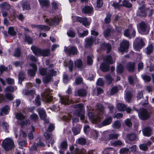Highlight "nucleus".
<instances>
[{
  "label": "nucleus",
  "mask_w": 154,
  "mask_h": 154,
  "mask_svg": "<svg viewBox=\"0 0 154 154\" xmlns=\"http://www.w3.org/2000/svg\"><path fill=\"white\" fill-rule=\"evenodd\" d=\"M134 110L138 112V116L139 119L145 121L148 119L150 117V114L146 109L142 107L139 109L133 107Z\"/></svg>",
  "instance_id": "nucleus-1"
},
{
  "label": "nucleus",
  "mask_w": 154,
  "mask_h": 154,
  "mask_svg": "<svg viewBox=\"0 0 154 154\" xmlns=\"http://www.w3.org/2000/svg\"><path fill=\"white\" fill-rule=\"evenodd\" d=\"M128 28L125 29L124 31V35L129 38H134L136 36V31L131 24H129L128 26Z\"/></svg>",
  "instance_id": "nucleus-2"
},
{
  "label": "nucleus",
  "mask_w": 154,
  "mask_h": 154,
  "mask_svg": "<svg viewBox=\"0 0 154 154\" xmlns=\"http://www.w3.org/2000/svg\"><path fill=\"white\" fill-rule=\"evenodd\" d=\"M2 145L5 150L8 151L14 147V144L13 140L11 138H8L3 140Z\"/></svg>",
  "instance_id": "nucleus-3"
},
{
  "label": "nucleus",
  "mask_w": 154,
  "mask_h": 154,
  "mask_svg": "<svg viewBox=\"0 0 154 154\" xmlns=\"http://www.w3.org/2000/svg\"><path fill=\"white\" fill-rule=\"evenodd\" d=\"M10 8V5L8 2H5L0 4V8L3 17H6L7 16Z\"/></svg>",
  "instance_id": "nucleus-4"
},
{
  "label": "nucleus",
  "mask_w": 154,
  "mask_h": 154,
  "mask_svg": "<svg viewBox=\"0 0 154 154\" xmlns=\"http://www.w3.org/2000/svg\"><path fill=\"white\" fill-rule=\"evenodd\" d=\"M138 30L140 34H146L149 32V28L146 23L144 22H142L139 24L138 27Z\"/></svg>",
  "instance_id": "nucleus-5"
},
{
  "label": "nucleus",
  "mask_w": 154,
  "mask_h": 154,
  "mask_svg": "<svg viewBox=\"0 0 154 154\" xmlns=\"http://www.w3.org/2000/svg\"><path fill=\"white\" fill-rule=\"evenodd\" d=\"M145 45L143 40L140 38H136L133 43V47L136 51H140Z\"/></svg>",
  "instance_id": "nucleus-6"
},
{
  "label": "nucleus",
  "mask_w": 154,
  "mask_h": 154,
  "mask_svg": "<svg viewBox=\"0 0 154 154\" xmlns=\"http://www.w3.org/2000/svg\"><path fill=\"white\" fill-rule=\"evenodd\" d=\"M129 46V41L126 40H123L120 44L119 48V51L121 53L127 52Z\"/></svg>",
  "instance_id": "nucleus-7"
},
{
  "label": "nucleus",
  "mask_w": 154,
  "mask_h": 154,
  "mask_svg": "<svg viewBox=\"0 0 154 154\" xmlns=\"http://www.w3.org/2000/svg\"><path fill=\"white\" fill-rule=\"evenodd\" d=\"M100 49L101 50L106 51V53L108 54L111 52L112 47L109 43H106L104 42L100 44Z\"/></svg>",
  "instance_id": "nucleus-8"
},
{
  "label": "nucleus",
  "mask_w": 154,
  "mask_h": 154,
  "mask_svg": "<svg viewBox=\"0 0 154 154\" xmlns=\"http://www.w3.org/2000/svg\"><path fill=\"white\" fill-rule=\"evenodd\" d=\"M64 50L66 54L69 55H75L78 54V50L75 46H72L69 48L65 47Z\"/></svg>",
  "instance_id": "nucleus-9"
},
{
  "label": "nucleus",
  "mask_w": 154,
  "mask_h": 154,
  "mask_svg": "<svg viewBox=\"0 0 154 154\" xmlns=\"http://www.w3.org/2000/svg\"><path fill=\"white\" fill-rule=\"evenodd\" d=\"M30 66L32 67V69H29L28 71V74L31 77L35 76L36 72L37 70V67L36 64L35 63H32L30 64Z\"/></svg>",
  "instance_id": "nucleus-10"
},
{
  "label": "nucleus",
  "mask_w": 154,
  "mask_h": 154,
  "mask_svg": "<svg viewBox=\"0 0 154 154\" xmlns=\"http://www.w3.org/2000/svg\"><path fill=\"white\" fill-rule=\"evenodd\" d=\"M60 20L58 17H54L53 19L47 18L45 21L49 24V25L51 26H57L58 25L59 23Z\"/></svg>",
  "instance_id": "nucleus-11"
},
{
  "label": "nucleus",
  "mask_w": 154,
  "mask_h": 154,
  "mask_svg": "<svg viewBox=\"0 0 154 154\" xmlns=\"http://www.w3.org/2000/svg\"><path fill=\"white\" fill-rule=\"evenodd\" d=\"M75 20L77 22L82 23V24L85 26L90 25V23L88 21V19L86 17H82L77 16L75 18Z\"/></svg>",
  "instance_id": "nucleus-12"
},
{
  "label": "nucleus",
  "mask_w": 154,
  "mask_h": 154,
  "mask_svg": "<svg viewBox=\"0 0 154 154\" xmlns=\"http://www.w3.org/2000/svg\"><path fill=\"white\" fill-rule=\"evenodd\" d=\"M137 15L139 17H146V9H145V7L144 5L140 6L139 8Z\"/></svg>",
  "instance_id": "nucleus-13"
},
{
  "label": "nucleus",
  "mask_w": 154,
  "mask_h": 154,
  "mask_svg": "<svg viewBox=\"0 0 154 154\" xmlns=\"http://www.w3.org/2000/svg\"><path fill=\"white\" fill-rule=\"evenodd\" d=\"M85 110L84 109H77L75 110V115L80 117L81 120H84L85 119Z\"/></svg>",
  "instance_id": "nucleus-14"
},
{
  "label": "nucleus",
  "mask_w": 154,
  "mask_h": 154,
  "mask_svg": "<svg viewBox=\"0 0 154 154\" xmlns=\"http://www.w3.org/2000/svg\"><path fill=\"white\" fill-rule=\"evenodd\" d=\"M31 49L36 56H41L42 49L35 46H32L31 47Z\"/></svg>",
  "instance_id": "nucleus-15"
},
{
  "label": "nucleus",
  "mask_w": 154,
  "mask_h": 154,
  "mask_svg": "<svg viewBox=\"0 0 154 154\" xmlns=\"http://www.w3.org/2000/svg\"><path fill=\"white\" fill-rule=\"evenodd\" d=\"M93 11V8L88 5H85V6L82 8V13L84 14H90Z\"/></svg>",
  "instance_id": "nucleus-16"
},
{
  "label": "nucleus",
  "mask_w": 154,
  "mask_h": 154,
  "mask_svg": "<svg viewBox=\"0 0 154 154\" xmlns=\"http://www.w3.org/2000/svg\"><path fill=\"white\" fill-rule=\"evenodd\" d=\"M96 38L91 37L90 38H86L85 40L86 45L89 47H91L94 42L96 41Z\"/></svg>",
  "instance_id": "nucleus-17"
},
{
  "label": "nucleus",
  "mask_w": 154,
  "mask_h": 154,
  "mask_svg": "<svg viewBox=\"0 0 154 154\" xmlns=\"http://www.w3.org/2000/svg\"><path fill=\"white\" fill-rule=\"evenodd\" d=\"M100 68L103 72H108L110 70L109 65L104 62L100 64Z\"/></svg>",
  "instance_id": "nucleus-18"
},
{
  "label": "nucleus",
  "mask_w": 154,
  "mask_h": 154,
  "mask_svg": "<svg viewBox=\"0 0 154 154\" xmlns=\"http://www.w3.org/2000/svg\"><path fill=\"white\" fill-rule=\"evenodd\" d=\"M26 76L25 72L24 71L19 72L18 75V83L20 85H22V82L24 79H26Z\"/></svg>",
  "instance_id": "nucleus-19"
},
{
  "label": "nucleus",
  "mask_w": 154,
  "mask_h": 154,
  "mask_svg": "<svg viewBox=\"0 0 154 154\" xmlns=\"http://www.w3.org/2000/svg\"><path fill=\"white\" fill-rule=\"evenodd\" d=\"M135 64V63L134 62H129L127 63V68L129 72H132L134 71Z\"/></svg>",
  "instance_id": "nucleus-20"
},
{
  "label": "nucleus",
  "mask_w": 154,
  "mask_h": 154,
  "mask_svg": "<svg viewBox=\"0 0 154 154\" xmlns=\"http://www.w3.org/2000/svg\"><path fill=\"white\" fill-rule=\"evenodd\" d=\"M112 117L111 116L106 118L101 123L102 126H104L110 125L112 122Z\"/></svg>",
  "instance_id": "nucleus-21"
},
{
  "label": "nucleus",
  "mask_w": 154,
  "mask_h": 154,
  "mask_svg": "<svg viewBox=\"0 0 154 154\" xmlns=\"http://www.w3.org/2000/svg\"><path fill=\"white\" fill-rule=\"evenodd\" d=\"M143 135L146 137H149L151 134L152 130L149 127L144 128L143 130Z\"/></svg>",
  "instance_id": "nucleus-22"
},
{
  "label": "nucleus",
  "mask_w": 154,
  "mask_h": 154,
  "mask_svg": "<svg viewBox=\"0 0 154 154\" xmlns=\"http://www.w3.org/2000/svg\"><path fill=\"white\" fill-rule=\"evenodd\" d=\"M81 127L79 125H77L75 127H72V131L75 135H77L80 133Z\"/></svg>",
  "instance_id": "nucleus-23"
},
{
  "label": "nucleus",
  "mask_w": 154,
  "mask_h": 154,
  "mask_svg": "<svg viewBox=\"0 0 154 154\" xmlns=\"http://www.w3.org/2000/svg\"><path fill=\"white\" fill-rule=\"evenodd\" d=\"M34 27L39 29L41 30L49 31L50 28L48 26H46L44 25H33Z\"/></svg>",
  "instance_id": "nucleus-24"
},
{
  "label": "nucleus",
  "mask_w": 154,
  "mask_h": 154,
  "mask_svg": "<svg viewBox=\"0 0 154 154\" xmlns=\"http://www.w3.org/2000/svg\"><path fill=\"white\" fill-rule=\"evenodd\" d=\"M154 50V47L152 44L149 45L145 49L146 53L147 55H149L151 54Z\"/></svg>",
  "instance_id": "nucleus-25"
},
{
  "label": "nucleus",
  "mask_w": 154,
  "mask_h": 154,
  "mask_svg": "<svg viewBox=\"0 0 154 154\" xmlns=\"http://www.w3.org/2000/svg\"><path fill=\"white\" fill-rule=\"evenodd\" d=\"M50 50L49 49H42L41 56L48 57L50 55Z\"/></svg>",
  "instance_id": "nucleus-26"
},
{
  "label": "nucleus",
  "mask_w": 154,
  "mask_h": 154,
  "mask_svg": "<svg viewBox=\"0 0 154 154\" xmlns=\"http://www.w3.org/2000/svg\"><path fill=\"white\" fill-rule=\"evenodd\" d=\"M105 62L108 64H112L113 63V60L112 56L110 55H106L104 58Z\"/></svg>",
  "instance_id": "nucleus-27"
},
{
  "label": "nucleus",
  "mask_w": 154,
  "mask_h": 154,
  "mask_svg": "<svg viewBox=\"0 0 154 154\" xmlns=\"http://www.w3.org/2000/svg\"><path fill=\"white\" fill-rule=\"evenodd\" d=\"M78 96L81 97L86 96L87 94L86 90L83 88L79 89L78 90Z\"/></svg>",
  "instance_id": "nucleus-28"
},
{
  "label": "nucleus",
  "mask_w": 154,
  "mask_h": 154,
  "mask_svg": "<svg viewBox=\"0 0 154 154\" xmlns=\"http://www.w3.org/2000/svg\"><path fill=\"white\" fill-rule=\"evenodd\" d=\"M122 6L126 8H130L132 7V4L127 0H123Z\"/></svg>",
  "instance_id": "nucleus-29"
},
{
  "label": "nucleus",
  "mask_w": 154,
  "mask_h": 154,
  "mask_svg": "<svg viewBox=\"0 0 154 154\" xmlns=\"http://www.w3.org/2000/svg\"><path fill=\"white\" fill-rule=\"evenodd\" d=\"M39 1L42 7H48L50 5V2L48 0H39Z\"/></svg>",
  "instance_id": "nucleus-30"
},
{
  "label": "nucleus",
  "mask_w": 154,
  "mask_h": 154,
  "mask_svg": "<svg viewBox=\"0 0 154 154\" xmlns=\"http://www.w3.org/2000/svg\"><path fill=\"white\" fill-rule=\"evenodd\" d=\"M111 29L110 28H107L103 33V35L105 38L107 39L111 36Z\"/></svg>",
  "instance_id": "nucleus-31"
},
{
  "label": "nucleus",
  "mask_w": 154,
  "mask_h": 154,
  "mask_svg": "<svg viewBox=\"0 0 154 154\" xmlns=\"http://www.w3.org/2000/svg\"><path fill=\"white\" fill-rule=\"evenodd\" d=\"M8 33L10 35L13 36H15L17 34L13 26L9 27L8 28Z\"/></svg>",
  "instance_id": "nucleus-32"
},
{
  "label": "nucleus",
  "mask_w": 154,
  "mask_h": 154,
  "mask_svg": "<svg viewBox=\"0 0 154 154\" xmlns=\"http://www.w3.org/2000/svg\"><path fill=\"white\" fill-rule=\"evenodd\" d=\"M126 137L129 141H134L136 139L137 135L134 133L129 134L127 135Z\"/></svg>",
  "instance_id": "nucleus-33"
},
{
  "label": "nucleus",
  "mask_w": 154,
  "mask_h": 154,
  "mask_svg": "<svg viewBox=\"0 0 154 154\" xmlns=\"http://www.w3.org/2000/svg\"><path fill=\"white\" fill-rule=\"evenodd\" d=\"M21 51L20 47H18L15 49L13 56L15 57H20L21 55Z\"/></svg>",
  "instance_id": "nucleus-34"
},
{
  "label": "nucleus",
  "mask_w": 154,
  "mask_h": 154,
  "mask_svg": "<svg viewBox=\"0 0 154 154\" xmlns=\"http://www.w3.org/2000/svg\"><path fill=\"white\" fill-rule=\"evenodd\" d=\"M30 124V122L29 119H26L25 120H22L19 123V125L21 126V127H23L25 125L27 126Z\"/></svg>",
  "instance_id": "nucleus-35"
},
{
  "label": "nucleus",
  "mask_w": 154,
  "mask_h": 154,
  "mask_svg": "<svg viewBox=\"0 0 154 154\" xmlns=\"http://www.w3.org/2000/svg\"><path fill=\"white\" fill-rule=\"evenodd\" d=\"M126 106L122 103H118L117 105V107L118 110L120 111H125Z\"/></svg>",
  "instance_id": "nucleus-36"
},
{
  "label": "nucleus",
  "mask_w": 154,
  "mask_h": 154,
  "mask_svg": "<svg viewBox=\"0 0 154 154\" xmlns=\"http://www.w3.org/2000/svg\"><path fill=\"white\" fill-rule=\"evenodd\" d=\"M47 68H45L42 67L39 69V72L40 74L42 76H44L47 75Z\"/></svg>",
  "instance_id": "nucleus-37"
},
{
  "label": "nucleus",
  "mask_w": 154,
  "mask_h": 154,
  "mask_svg": "<svg viewBox=\"0 0 154 154\" xmlns=\"http://www.w3.org/2000/svg\"><path fill=\"white\" fill-rule=\"evenodd\" d=\"M38 114L42 120H45L46 119L47 115L45 111L41 110L39 112Z\"/></svg>",
  "instance_id": "nucleus-38"
},
{
  "label": "nucleus",
  "mask_w": 154,
  "mask_h": 154,
  "mask_svg": "<svg viewBox=\"0 0 154 154\" xmlns=\"http://www.w3.org/2000/svg\"><path fill=\"white\" fill-rule=\"evenodd\" d=\"M74 63L75 66L79 68H82L83 65L82 60L80 59H77Z\"/></svg>",
  "instance_id": "nucleus-39"
},
{
  "label": "nucleus",
  "mask_w": 154,
  "mask_h": 154,
  "mask_svg": "<svg viewBox=\"0 0 154 154\" xmlns=\"http://www.w3.org/2000/svg\"><path fill=\"white\" fill-rule=\"evenodd\" d=\"M23 10H29L31 9V7L29 3L27 2H23L22 4Z\"/></svg>",
  "instance_id": "nucleus-40"
},
{
  "label": "nucleus",
  "mask_w": 154,
  "mask_h": 154,
  "mask_svg": "<svg viewBox=\"0 0 154 154\" xmlns=\"http://www.w3.org/2000/svg\"><path fill=\"white\" fill-rule=\"evenodd\" d=\"M123 71V66L122 64H120L116 67V72L118 74H121Z\"/></svg>",
  "instance_id": "nucleus-41"
},
{
  "label": "nucleus",
  "mask_w": 154,
  "mask_h": 154,
  "mask_svg": "<svg viewBox=\"0 0 154 154\" xmlns=\"http://www.w3.org/2000/svg\"><path fill=\"white\" fill-rule=\"evenodd\" d=\"M106 17L104 19V21L106 24H109L110 23L112 15L108 13L106 15Z\"/></svg>",
  "instance_id": "nucleus-42"
},
{
  "label": "nucleus",
  "mask_w": 154,
  "mask_h": 154,
  "mask_svg": "<svg viewBox=\"0 0 154 154\" xmlns=\"http://www.w3.org/2000/svg\"><path fill=\"white\" fill-rule=\"evenodd\" d=\"M60 148L63 150L66 149L68 147V143L67 141L65 140L62 141L60 143Z\"/></svg>",
  "instance_id": "nucleus-43"
},
{
  "label": "nucleus",
  "mask_w": 154,
  "mask_h": 154,
  "mask_svg": "<svg viewBox=\"0 0 154 154\" xmlns=\"http://www.w3.org/2000/svg\"><path fill=\"white\" fill-rule=\"evenodd\" d=\"M110 143L111 145L114 146H121L122 144V142L119 140L115 141H111Z\"/></svg>",
  "instance_id": "nucleus-44"
},
{
  "label": "nucleus",
  "mask_w": 154,
  "mask_h": 154,
  "mask_svg": "<svg viewBox=\"0 0 154 154\" xmlns=\"http://www.w3.org/2000/svg\"><path fill=\"white\" fill-rule=\"evenodd\" d=\"M119 91V89L117 86L112 87L110 90V94L111 95H113L117 93Z\"/></svg>",
  "instance_id": "nucleus-45"
},
{
  "label": "nucleus",
  "mask_w": 154,
  "mask_h": 154,
  "mask_svg": "<svg viewBox=\"0 0 154 154\" xmlns=\"http://www.w3.org/2000/svg\"><path fill=\"white\" fill-rule=\"evenodd\" d=\"M9 109V107L8 106H5L2 107L1 110L2 113L4 115L8 114L9 112L8 110Z\"/></svg>",
  "instance_id": "nucleus-46"
},
{
  "label": "nucleus",
  "mask_w": 154,
  "mask_h": 154,
  "mask_svg": "<svg viewBox=\"0 0 154 154\" xmlns=\"http://www.w3.org/2000/svg\"><path fill=\"white\" fill-rule=\"evenodd\" d=\"M16 118L17 120H22L25 118V116L22 113L20 112L17 113L16 115Z\"/></svg>",
  "instance_id": "nucleus-47"
},
{
  "label": "nucleus",
  "mask_w": 154,
  "mask_h": 154,
  "mask_svg": "<svg viewBox=\"0 0 154 154\" xmlns=\"http://www.w3.org/2000/svg\"><path fill=\"white\" fill-rule=\"evenodd\" d=\"M25 41L27 42L28 44H32L33 42V39L29 35H25Z\"/></svg>",
  "instance_id": "nucleus-48"
},
{
  "label": "nucleus",
  "mask_w": 154,
  "mask_h": 154,
  "mask_svg": "<svg viewBox=\"0 0 154 154\" xmlns=\"http://www.w3.org/2000/svg\"><path fill=\"white\" fill-rule=\"evenodd\" d=\"M51 79L52 77L47 74L46 76L43 78V81L45 83L47 84L50 82Z\"/></svg>",
  "instance_id": "nucleus-49"
},
{
  "label": "nucleus",
  "mask_w": 154,
  "mask_h": 154,
  "mask_svg": "<svg viewBox=\"0 0 154 154\" xmlns=\"http://www.w3.org/2000/svg\"><path fill=\"white\" fill-rule=\"evenodd\" d=\"M126 98L127 101L129 102L132 97V94L130 91H128L126 94Z\"/></svg>",
  "instance_id": "nucleus-50"
},
{
  "label": "nucleus",
  "mask_w": 154,
  "mask_h": 154,
  "mask_svg": "<svg viewBox=\"0 0 154 154\" xmlns=\"http://www.w3.org/2000/svg\"><path fill=\"white\" fill-rule=\"evenodd\" d=\"M142 76L143 79L146 82H149L151 80V77L148 75H143Z\"/></svg>",
  "instance_id": "nucleus-51"
},
{
  "label": "nucleus",
  "mask_w": 154,
  "mask_h": 154,
  "mask_svg": "<svg viewBox=\"0 0 154 154\" xmlns=\"http://www.w3.org/2000/svg\"><path fill=\"white\" fill-rule=\"evenodd\" d=\"M48 75L51 77H52L57 75V72L55 71L53 69H51L49 70L48 73Z\"/></svg>",
  "instance_id": "nucleus-52"
},
{
  "label": "nucleus",
  "mask_w": 154,
  "mask_h": 154,
  "mask_svg": "<svg viewBox=\"0 0 154 154\" xmlns=\"http://www.w3.org/2000/svg\"><path fill=\"white\" fill-rule=\"evenodd\" d=\"M30 118L31 120L34 122H36L38 119V115L35 113H33L30 116Z\"/></svg>",
  "instance_id": "nucleus-53"
},
{
  "label": "nucleus",
  "mask_w": 154,
  "mask_h": 154,
  "mask_svg": "<svg viewBox=\"0 0 154 154\" xmlns=\"http://www.w3.org/2000/svg\"><path fill=\"white\" fill-rule=\"evenodd\" d=\"M73 62L71 59L69 60L68 62V68L69 71L72 72L73 71Z\"/></svg>",
  "instance_id": "nucleus-54"
},
{
  "label": "nucleus",
  "mask_w": 154,
  "mask_h": 154,
  "mask_svg": "<svg viewBox=\"0 0 154 154\" xmlns=\"http://www.w3.org/2000/svg\"><path fill=\"white\" fill-rule=\"evenodd\" d=\"M67 34L69 37L71 38H74L75 36V33L74 31L72 30L68 31L67 32Z\"/></svg>",
  "instance_id": "nucleus-55"
},
{
  "label": "nucleus",
  "mask_w": 154,
  "mask_h": 154,
  "mask_svg": "<svg viewBox=\"0 0 154 154\" xmlns=\"http://www.w3.org/2000/svg\"><path fill=\"white\" fill-rule=\"evenodd\" d=\"M40 99L39 95H38L35 98V104L37 106H40L41 105Z\"/></svg>",
  "instance_id": "nucleus-56"
},
{
  "label": "nucleus",
  "mask_w": 154,
  "mask_h": 154,
  "mask_svg": "<svg viewBox=\"0 0 154 154\" xmlns=\"http://www.w3.org/2000/svg\"><path fill=\"white\" fill-rule=\"evenodd\" d=\"M120 3L119 2H113L112 4V6L115 9H119L122 6V4H120Z\"/></svg>",
  "instance_id": "nucleus-57"
},
{
  "label": "nucleus",
  "mask_w": 154,
  "mask_h": 154,
  "mask_svg": "<svg viewBox=\"0 0 154 154\" xmlns=\"http://www.w3.org/2000/svg\"><path fill=\"white\" fill-rule=\"evenodd\" d=\"M97 85L102 87L104 85V82L102 79L100 78H98L96 82Z\"/></svg>",
  "instance_id": "nucleus-58"
},
{
  "label": "nucleus",
  "mask_w": 154,
  "mask_h": 154,
  "mask_svg": "<svg viewBox=\"0 0 154 154\" xmlns=\"http://www.w3.org/2000/svg\"><path fill=\"white\" fill-rule=\"evenodd\" d=\"M2 125L3 129L5 130V132H7L8 129L9 128L8 124L6 122H3L2 124Z\"/></svg>",
  "instance_id": "nucleus-59"
},
{
  "label": "nucleus",
  "mask_w": 154,
  "mask_h": 154,
  "mask_svg": "<svg viewBox=\"0 0 154 154\" xmlns=\"http://www.w3.org/2000/svg\"><path fill=\"white\" fill-rule=\"evenodd\" d=\"M86 142V140L85 138L82 137L79 138L78 140V143L81 145H85Z\"/></svg>",
  "instance_id": "nucleus-60"
},
{
  "label": "nucleus",
  "mask_w": 154,
  "mask_h": 154,
  "mask_svg": "<svg viewBox=\"0 0 154 154\" xmlns=\"http://www.w3.org/2000/svg\"><path fill=\"white\" fill-rule=\"evenodd\" d=\"M88 33V30H84L83 33H79L78 34V36L80 38H83L87 36Z\"/></svg>",
  "instance_id": "nucleus-61"
},
{
  "label": "nucleus",
  "mask_w": 154,
  "mask_h": 154,
  "mask_svg": "<svg viewBox=\"0 0 154 154\" xmlns=\"http://www.w3.org/2000/svg\"><path fill=\"white\" fill-rule=\"evenodd\" d=\"M139 148L140 150L144 151H147L148 149L147 145L146 144H141L139 146Z\"/></svg>",
  "instance_id": "nucleus-62"
},
{
  "label": "nucleus",
  "mask_w": 154,
  "mask_h": 154,
  "mask_svg": "<svg viewBox=\"0 0 154 154\" xmlns=\"http://www.w3.org/2000/svg\"><path fill=\"white\" fill-rule=\"evenodd\" d=\"M119 137V135L115 134H110L109 136V140H113L115 139H117Z\"/></svg>",
  "instance_id": "nucleus-63"
},
{
  "label": "nucleus",
  "mask_w": 154,
  "mask_h": 154,
  "mask_svg": "<svg viewBox=\"0 0 154 154\" xmlns=\"http://www.w3.org/2000/svg\"><path fill=\"white\" fill-rule=\"evenodd\" d=\"M121 125L120 122L119 121H116L114 122L113 125L114 128L119 129L120 128Z\"/></svg>",
  "instance_id": "nucleus-64"
}]
</instances>
